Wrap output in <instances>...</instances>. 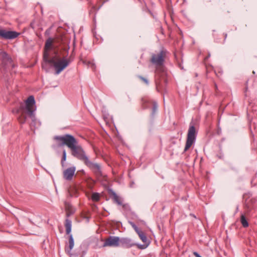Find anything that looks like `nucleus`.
Returning a JSON list of instances; mask_svg holds the SVG:
<instances>
[{
    "instance_id": "f257e3e1",
    "label": "nucleus",
    "mask_w": 257,
    "mask_h": 257,
    "mask_svg": "<svg viewBox=\"0 0 257 257\" xmlns=\"http://www.w3.org/2000/svg\"><path fill=\"white\" fill-rule=\"evenodd\" d=\"M168 55L169 52L164 48H162L159 52L153 53L150 59V62L155 66L157 74L160 75L161 77V80H156V89L158 92L167 83L164 64Z\"/></svg>"
},
{
    "instance_id": "f03ea898",
    "label": "nucleus",
    "mask_w": 257,
    "mask_h": 257,
    "mask_svg": "<svg viewBox=\"0 0 257 257\" xmlns=\"http://www.w3.org/2000/svg\"><path fill=\"white\" fill-rule=\"evenodd\" d=\"M54 53V56L51 58L49 57L44 60L54 67L55 71V74L58 75L69 65L71 60L64 57L61 59L57 56L58 50L55 51Z\"/></svg>"
},
{
    "instance_id": "7ed1b4c3",
    "label": "nucleus",
    "mask_w": 257,
    "mask_h": 257,
    "mask_svg": "<svg viewBox=\"0 0 257 257\" xmlns=\"http://www.w3.org/2000/svg\"><path fill=\"white\" fill-rule=\"evenodd\" d=\"M68 148L71 150V155L83 162L84 164L89 160L83 148L78 144V142L75 138Z\"/></svg>"
},
{
    "instance_id": "20e7f679",
    "label": "nucleus",
    "mask_w": 257,
    "mask_h": 257,
    "mask_svg": "<svg viewBox=\"0 0 257 257\" xmlns=\"http://www.w3.org/2000/svg\"><path fill=\"white\" fill-rule=\"evenodd\" d=\"M197 135V132L196 131L194 125L191 123L190 124L185 144V147L184 152H186L191 146L195 143Z\"/></svg>"
},
{
    "instance_id": "39448f33",
    "label": "nucleus",
    "mask_w": 257,
    "mask_h": 257,
    "mask_svg": "<svg viewBox=\"0 0 257 257\" xmlns=\"http://www.w3.org/2000/svg\"><path fill=\"white\" fill-rule=\"evenodd\" d=\"M74 139V137L69 134H66L62 136H56L53 138L57 147H61L66 145L68 148L70 146Z\"/></svg>"
},
{
    "instance_id": "423d86ee",
    "label": "nucleus",
    "mask_w": 257,
    "mask_h": 257,
    "mask_svg": "<svg viewBox=\"0 0 257 257\" xmlns=\"http://www.w3.org/2000/svg\"><path fill=\"white\" fill-rule=\"evenodd\" d=\"M0 60L2 61V66L6 71L15 67L12 58L5 52L0 53Z\"/></svg>"
},
{
    "instance_id": "0eeeda50",
    "label": "nucleus",
    "mask_w": 257,
    "mask_h": 257,
    "mask_svg": "<svg viewBox=\"0 0 257 257\" xmlns=\"http://www.w3.org/2000/svg\"><path fill=\"white\" fill-rule=\"evenodd\" d=\"M35 98L32 95L30 96L26 101V109L28 116L31 118L32 121H34L35 117L34 115L35 108Z\"/></svg>"
},
{
    "instance_id": "6e6552de",
    "label": "nucleus",
    "mask_w": 257,
    "mask_h": 257,
    "mask_svg": "<svg viewBox=\"0 0 257 257\" xmlns=\"http://www.w3.org/2000/svg\"><path fill=\"white\" fill-rule=\"evenodd\" d=\"M85 165L92 171L96 177L100 178L105 177L102 174L101 168L99 164L93 163L89 160Z\"/></svg>"
},
{
    "instance_id": "1a4fd4ad",
    "label": "nucleus",
    "mask_w": 257,
    "mask_h": 257,
    "mask_svg": "<svg viewBox=\"0 0 257 257\" xmlns=\"http://www.w3.org/2000/svg\"><path fill=\"white\" fill-rule=\"evenodd\" d=\"M120 245L124 248H130L131 247L137 246L140 249H145L147 245L145 244H140L134 242L131 238L123 237L120 238Z\"/></svg>"
},
{
    "instance_id": "9d476101",
    "label": "nucleus",
    "mask_w": 257,
    "mask_h": 257,
    "mask_svg": "<svg viewBox=\"0 0 257 257\" xmlns=\"http://www.w3.org/2000/svg\"><path fill=\"white\" fill-rule=\"evenodd\" d=\"M54 43V39L51 38H49L47 39L45 42V46H44V51L43 54V58L44 60L49 58L50 57V51L51 50L56 51L55 50V46L53 44Z\"/></svg>"
},
{
    "instance_id": "9b49d317",
    "label": "nucleus",
    "mask_w": 257,
    "mask_h": 257,
    "mask_svg": "<svg viewBox=\"0 0 257 257\" xmlns=\"http://www.w3.org/2000/svg\"><path fill=\"white\" fill-rule=\"evenodd\" d=\"M20 35V33L16 31H7L4 29H0V38L6 40H12L16 38Z\"/></svg>"
},
{
    "instance_id": "f8f14e48",
    "label": "nucleus",
    "mask_w": 257,
    "mask_h": 257,
    "mask_svg": "<svg viewBox=\"0 0 257 257\" xmlns=\"http://www.w3.org/2000/svg\"><path fill=\"white\" fill-rule=\"evenodd\" d=\"M71 226H72V222L71 220L68 218H66L65 220V227L66 228V233L67 234H69V248L70 251L71 250L72 248L74 246V240L71 234H70L71 231Z\"/></svg>"
},
{
    "instance_id": "ddd939ff",
    "label": "nucleus",
    "mask_w": 257,
    "mask_h": 257,
    "mask_svg": "<svg viewBox=\"0 0 257 257\" xmlns=\"http://www.w3.org/2000/svg\"><path fill=\"white\" fill-rule=\"evenodd\" d=\"M120 245V238L118 236H109L103 243V246L117 247Z\"/></svg>"
},
{
    "instance_id": "4468645a",
    "label": "nucleus",
    "mask_w": 257,
    "mask_h": 257,
    "mask_svg": "<svg viewBox=\"0 0 257 257\" xmlns=\"http://www.w3.org/2000/svg\"><path fill=\"white\" fill-rule=\"evenodd\" d=\"M76 171V168L74 166L70 167L64 170L63 172V176L64 179L67 181H71L73 179Z\"/></svg>"
},
{
    "instance_id": "2eb2a0df",
    "label": "nucleus",
    "mask_w": 257,
    "mask_h": 257,
    "mask_svg": "<svg viewBox=\"0 0 257 257\" xmlns=\"http://www.w3.org/2000/svg\"><path fill=\"white\" fill-rule=\"evenodd\" d=\"M64 206L65 208V211L66 212V216L67 217H69L70 216L73 214L75 212V209L72 206V205L68 202L65 201L64 202Z\"/></svg>"
},
{
    "instance_id": "dca6fc26",
    "label": "nucleus",
    "mask_w": 257,
    "mask_h": 257,
    "mask_svg": "<svg viewBox=\"0 0 257 257\" xmlns=\"http://www.w3.org/2000/svg\"><path fill=\"white\" fill-rule=\"evenodd\" d=\"M137 233L138 234L141 240L145 243L144 244L148 246L149 245V242H148L147 237L145 233L140 230L139 232H137Z\"/></svg>"
},
{
    "instance_id": "f3484780",
    "label": "nucleus",
    "mask_w": 257,
    "mask_h": 257,
    "mask_svg": "<svg viewBox=\"0 0 257 257\" xmlns=\"http://www.w3.org/2000/svg\"><path fill=\"white\" fill-rule=\"evenodd\" d=\"M27 118V113H26V111L24 110L22 112L21 115L19 117L18 120L20 123L23 124V123L26 122Z\"/></svg>"
},
{
    "instance_id": "a211bd4d",
    "label": "nucleus",
    "mask_w": 257,
    "mask_h": 257,
    "mask_svg": "<svg viewBox=\"0 0 257 257\" xmlns=\"http://www.w3.org/2000/svg\"><path fill=\"white\" fill-rule=\"evenodd\" d=\"M240 222L243 227H247L248 226V223L243 214H241L240 216Z\"/></svg>"
},
{
    "instance_id": "6ab92c4d",
    "label": "nucleus",
    "mask_w": 257,
    "mask_h": 257,
    "mask_svg": "<svg viewBox=\"0 0 257 257\" xmlns=\"http://www.w3.org/2000/svg\"><path fill=\"white\" fill-rule=\"evenodd\" d=\"M112 195L114 201L119 205L122 204L121 199L117 196V195L114 192H112Z\"/></svg>"
},
{
    "instance_id": "aec40b11",
    "label": "nucleus",
    "mask_w": 257,
    "mask_h": 257,
    "mask_svg": "<svg viewBox=\"0 0 257 257\" xmlns=\"http://www.w3.org/2000/svg\"><path fill=\"white\" fill-rule=\"evenodd\" d=\"M91 199L93 201L97 202L100 199V195L98 193H93L91 196Z\"/></svg>"
},
{
    "instance_id": "412c9836",
    "label": "nucleus",
    "mask_w": 257,
    "mask_h": 257,
    "mask_svg": "<svg viewBox=\"0 0 257 257\" xmlns=\"http://www.w3.org/2000/svg\"><path fill=\"white\" fill-rule=\"evenodd\" d=\"M158 108V104L157 102H154L153 103V108H152V115H154L155 113H156L157 110Z\"/></svg>"
},
{
    "instance_id": "4be33fe9",
    "label": "nucleus",
    "mask_w": 257,
    "mask_h": 257,
    "mask_svg": "<svg viewBox=\"0 0 257 257\" xmlns=\"http://www.w3.org/2000/svg\"><path fill=\"white\" fill-rule=\"evenodd\" d=\"M138 77L142 80L144 83H145L146 84L148 85L149 83V80L147 79V78L143 77L141 75H138Z\"/></svg>"
},
{
    "instance_id": "5701e85b",
    "label": "nucleus",
    "mask_w": 257,
    "mask_h": 257,
    "mask_svg": "<svg viewBox=\"0 0 257 257\" xmlns=\"http://www.w3.org/2000/svg\"><path fill=\"white\" fill-rule=\"evenodd\" d=\"M129 223L132 226V227L134 229L135 231L136 232H139L141 229L138 227V226L133 222L132 221H130Z\"/></svg>"
},
{
    "instance_id": "b1692460",
    "label": "nucleus",
    "mask_w": 257,
    "mask_h": 257,
    "mask_svg": "<svg viewBox=\"0 0 257 257\" xmlns=\"http://www.w3.org/2000/svg\"><path fill=\"white\" fill-rule=\"evenodd\" d=\"M66 153L65 150H64L63 151V156H62V158L61 160V165L63 167L64 166V162L66 160Z\"/></svg>"
},
{
    "instance_id": "393cba45",
    "label": "nucleus",
    "mask_w": 257,
    "mask_h": 257,
    "mask_svg": "<svg viewBox=\"0 0 257 257\" xmlns=\"http://www.w3.org/2000/svg\"><path fill=\"white\" fill-rule=\"evenodd\" d=\"M71 251H70V250H68V252L69 253V255L70 257H77V255L76 254H73V253H71L70 252Z\"/></svg>"
},
{
    "instance_id": "a878e982",
    "label": "nucleus",
    "mask_w": 257,
    "mask_h": 257,
    "mask_svg": "<svg viewBox=\"0 0 257 257\" xmlns=\"http://www.w3.org/2000/svg\"><path fill=\"white\" fill-rule=\"evenodd\" d=\"M193 254L196 256V257H202L201 256H200L199 255V254L197 252H196V251H194L193 252Z\"/></svg>"
},
{
    "instance_id": "bb28decb",
    "label": "nucleus",
    "mask_w": 257,
    "mask_h": 257,
    "mask_svg": "<svg viewBox=\"0 0 257 257\" xmlns=\"http://www.w3.org/2000/svg\"><path fill=\"white\" fill-rule=\"evenodd\" d=\"M146 11H147L149 14H150L151 15H152V13H151V11H150L149 9H148V8H146Z\"/></svg>"
},
{
    "instance_id": "cd10ccee",
    "label": "nucleus",
    "mask_w": 257,
    "mask_h": 257,
    "mask_svg": "<svg viewBox=\"0 0 257 257\" xmlns=\"http://www.w3.org/2000/svg\"><path fill=\"white\" fill-rule=\"evenodd\" d=\"M64 50H65V51H66L67 53L68 54V53L69 48H67V47L64 48Z\"/></svg>"
},
{
    "instance_id": "c85d7f7f",
    "label": "nucleus",
    "mask_w": 257,
    "mask_h": 257,
    "mask_svg": "<svg viewBox=\"0 0 257 257\" xmlns=\"http://www.w3.org/2000/svg\"><path fill=\"white\" fill-rule=\"evenodd\" d=\"M179 67L182 69H183V68L182 67V65H181V64H179Z\"/></svg>"
},
{
    "instance_id": "c756f323",
    "label": "nucleus",
    "mask_w": 257,
    "mask_h": 257,
    "mask_svg": "<svg viewBox=\"0 0 257 257\" xmlns=\"http://www.w3.org/2000/svg\"><path fill=\"white\" fill-rule=\"evenodd\" d=\"M227 37V34H224V39H225Z\"/></svg>"
},
{
    "instance_id": "7c9ffc66",
    "label": "nucleus",
    "mask_w": 257,
    "mask_h": 257,
    "mask_svg": "<svg viewBox=\"0 0 257 257\" xmlns=\"http://www.w3.org/2000/svg\"><path fill=\"white\" fill-rule=\"evenodd\" d=\"M215 89L217 88V85L216 84H215Z\"/></svg>"
}]
</instances>
